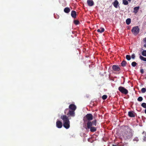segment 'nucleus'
I'll return each instance as SVG.
<instances>
[{
	"label": "nucleus",
	"mask_w": 146,
	"mask_h": 146,
	"mask_svg": "<svg viewBox=\"0 0 146 146\" xmlns=\"http://www.w3.org/2000/svg\"><path fill=\"white\" fill-rule=\"evenodd\" d=\"M76 109V106L73 104H70L69 106V108L66 109L64 113L68 117H74L75 115V111Z\"/></svg>",
	"instance_id": "1"
},
{
	"label": "nucleus",
	"mask_w": 146,
	"mask_h": 146,
	"mask_svg": "<svg viewBox=\"0 0 146 146\" xmlns=\"http://www.w3.org/2000/svg\"><path fill=\"white\" fill-rule=\"evenodd\" d=\"M124 129L122 132V135L125 139L130 138L132 136V130L127 126L123 127Z\"/></svg>",
	"instance_id": "2"
},
{
	"label": "nucleus",
	"mask_w": 146,
	"mask_h": 146,
	"mask_svg": "<svg viewBox=\"0 0 146 146\" xmlns=\"http://www.w3.org/2000/svg\"><path fill=\"white\" fill-rule=\"evenodd\" d=\"M66 115L61 116L60 118L63 121V125L66 129H68L70 127V121L69 119Z\"/></svg>",
	"instance_id": "3"
},
{
	"label": "nucleus",
	"mask_w": 146,
	"mask_h": 146,
	"mask_svg": "<svg viewBox=\"0 0 146 146\" xmlns=\"http://www.w3.org/2000/svg\"><path fill=\"white\" fill-rule=\"evenodd\" d=\"M93 116L91 113H88L84 117L83 120L84 122H86L87 121H90L93 119Z\"/></svg>",
	"instance_id": "4"
},
{
	"label": "nucleus",
	"mask_w": 146,
	"mask_h": 146,
	"mask_svg": "<svg viewBox=\"0 0 146 146\" xmlns=\"http://www.w3.org/2000/svg\"><path fill=\"white\" fill-rule=\"evenodd\" d=\"M139 29L138 26L134 27L132 28L131 31L132 33L135 36L137 35L139 33Z\"/></svg>",
	"instance_id": "5"
},
{
	"label": "nucleus",
	"mask_w": 146,
	"mask_h": 146,
	"mask_svg": "<svg viewBox=\"0 0 146 146\" xmlns=\"http://www.w3.org/2000/svg\"><path fill=\"white\" fill-rule=\"evenodd\" d=\"M118 90L122 93L125 94H128V91L127 90L122 86H120L118 88Z\"/></svg>",
	"instance_id": "6"
},
{
	"label": "nucleus",
	"mask_w": 146,
	"mask_h": 146,
	"mask_svg": "<svg viewBox=\"0 0 146 146\" xmlns=\"http://www.w3.org/2000/svg\"><path fill=\"white\" fill-rule=\"evenodd\" d=\"M112 68L114 71L116 72H119L121 69L119 66L116 65H113L112 66Z\"/></svg>",
	"instance_id": "7"
},
{
	"label": "nucleus",
	"mask_w": 146,
	"mask_h": 146,
	"mask_svg": "<svg viewBox=\"0 0 146 146\" xmlns=\"http://www.w3.org/2000/svg\"><path fill=\"white\" fill-rule=\"evenodd\" d=\"M56 126L58 128H61L62 126V122L59 120H57L56 122Z\"/></svg>",
	"instance_id": "8"
},
{
	"label": "nucleus",
	"mask_w": 146,
	"mask_h": 146,
	"mask_svg": "<svg viewBox=\"0 0 146 146\" xmlns=\"http://www.w3.org/2000/svg\"><path fill=\"white\" fill-rule=\"evenodd\" d=\"M92 122L91 121H88L87 123V127L86 128V129H89L91 127L92 125Z\"/></svg>",
	"instance_id": "9"
},
{
	"label": "nucleus",
	"mask_w": 146,
	"mask_h": 146,
	"mask_svg": "<svg viewBox=\"0 0 146 146\" xmlns=\"http://www.w3.org/2000/svg\"><path fill=\"white\" fill-rule=\"evenodd\" d=\"M87 3L88 5L90 6H92L94 4V2L92 0H88Z\"/></svg>",
	"instance_id": "10"
},
{
	"label": "nucleus",
	"mask_w": 146,
	"mask_h": 146,
	"mask_svg": "<svg viewBox=\"0 0 146 146\" xmlns=\"http://www.w3.org/2000/svg\"><path fill=\"white\" fill-rule=\"evenodd\" d=\"M119 2L117 0H115L113 3V5L115 8H117L119 6Z\"/></svg>",
	"instance_id": "11"
},
{
	"label": "nucleus",
	"mask_w": 146,
	"mask_h": 146,
	"mask_svg": "<svg viewBox=\"0 0 146 146\" xmlns=\"http://www.w3.org/2000/svg\"><path fill=\"white\" fill-rule=\"evenodd\" d=\"M71 16L74 18H75L76 17L77 14L76 11H71Z\"/></svg>",
	"instance_id": "12"
},
{
	"label": "nucleus",
	"mask_w": 146,
	"mask_h": 146,
	"mask_svg": "<svg viewBox=\"0 0 146 146\" xmlns=\"http://www.w3.org/2000/svg\"><path fill=\"white\" fill-rule=\"evenodd\" d=\"M128 115L129 116L131 117H135L134 113L133 111H129L128 112Z\"/></svg>",
	"instance_id": "13"
},
{
	"label": "nucleus",
	"mask_w": 146,
	"mask_h": 146,
	"mask_svg": "<svg viewBox=\"0 0 146 146\" xmlns=\"http://www.w3.org/2000/svg\"><path fill=\"white\" fill-rule=\"evenodd\" d=\"M140 51H142L141 54L143 56H146V50H144L143 48L140 50Z\"/></svg>",
	"instance_id": "14"
},
{
	"label": "nucleus",
	"mask_w": 146,
	"mask_h": 146,
	"mask_svg": "<svg viewBox=\"0 0 146 146\" xmlns=\"http://www.w3.org/2000/svg\"><path fill=\"white\" fill-rule=\"evenodd\" d=\"M139 8V6L135 7L134 8L133 12L135 13H137L138 12Z\"/></svg>",
	"instance_id": "15"
},
{
	"label": "nucleus",
	"mask_w": 146,
	"mask_h": 146,
	"mask_svg": "<svg viewBox=\"0 0 146 146\" xmlns=\"http://www.w3.org/2000/svg\"><path fill=\"white\" fill-rule=\"evenodd\" d=\"M64 11L66 13H68L70 12V9L68 7H66L64 9Z\"/></svg>",
	"instance_id": "16"
},
{
	"label": "nucleus",
	"mask_w": 146,
	"mask_h": 146,
	"mask_svg": "<svg viewBox=\"0 0 146 146\" xmlns=\"http://www.w3.org/2000/svg\"><path fill=\"white\" fill-rule=\"evenodd\" d=\"M90 129V131L91 132H94L96 131V128L94 127H92Z\"/></svg>",
	"instance_id": "17"
},
{
	"label": "nucleus",
	"mask_w": 146,
	"mask_h": 146,
	"mask_svg": "<svg viewBox=\"0 0 146 146\" xmlns=\"http://www.w3.org/2000/svg\"><path fill=\"white\" fill-rule=\"evenodd\" d=\"M104 29L103 28H101L100 29H98L97 31L98 32H100L101 33H102L104 31Z\"/></svg>",
	"instance_id": "18"
},
{
	"label": "nucleus",
	"mask_w": 146,
	"mask_h": 146,
	"mask_svg": "<svg viewBox=\"0 0 146 146\" xmlns=\"http://www.w3.org/2000/svg\"><path fill=\"white\" fill-rule=\"evenodd\" d=\"M127 64V62L125 60H123L122 62L121 63V66L124 67L126 66Z\"/></svg>",
	"instance_id": "19"
},
{
	"label": "nucleus",
	"mask_w": 146,
	"mask_h": 146,
	"mask_svg": "<svg viewBox=\"0 0 146 146\" xmlns=\"http://www.w3.org/2000/svg\"><path fill=\"white\" fill-rule=\"evenodd\" d=\"M131 22V19L130 18L127 19L126 20V24L127 25H129L130 23Z\"/></svg>",
	"instance_id": "20"
},
{
	"label": "nucleus",
	"mask_w": 146,
	"mask_h": 146,
	"mask_svg": "<svg viewBox=\"0 0 146 146\" xmlns=\"http://www.w3.org/2000/svg\"><path fill=\"white\" fill-rule=\"evenodd\" d=\"M139 55H140L139 58L141 60H143L144 61H146V58L143 57V56H141L140 54H139Z\"/></svg>",
	"instance_id": "21"
},
{
	"label": "nucleus",
	"mask_w": 146,
	"mask_h": 146,
	"mask_svg": "<svg viewBox=\"0 0 146 146\" xmlns=\"http://www.w3.org/2000/svg\"><path fill=\"white\" fill-rule=\"evenodd\" d=\"M123 3L124 5H127L128 4V1L126 0H123Z\"/></svg>",
	"instance_id": "22"
},
{
	"label": "nucleus",
	"mask_w": 146,
	"mask_h": 146,
	"mask_svg": "<svg viewBox=\"0 0 146 146\" xmlns=\"http://www.w3.org/2000/svg\"><path fill=\"white\" fill-rule=\"evenodd\" d=\"M126 59L128 60H129L131 59V57L130 55H127L126 56Z\"/></svg>",
	"instance_id": "23"
},
{
	"label": "nucleus",
	"mask_w": 146,
	"mask_h": 146,
	"mask_svg": "<svg viewBox=\"0 0 146 146\" xmlns=\"http://www.w3.org/2000/svg\"><path fill=\"white\" fill-rule=\"evenodd\" d=\"M92 125H93L96 126V119L93 121L92 122Z\"/></svg>",
	"instance_id": "24"
},
{
	"label": "nucleus",
	"mask_w": 146,
	"mask_h": 146,
	"mask_svg": "<svg viewBox=\"0 0 146 146\" xmlns=\"http://www.w3.org/2000/svg\"><path fill=\"white\" fill-rule=\"evenodd\" d=\"M74 22V24L76 25H78L80 23L79 21L78 20H75Z\"/></svg>",
	"instance_id": "25"
},
{
	"label": "nucleus",
	"mask_w": 146,
	"mask_h": 146,
	"mask_svg": "<svg viewBox=\"0 0 146 146\" xmlns=\"http://www.w3.org/2000/svg\"><path fill=\"white\" fill-rule=\"evenodd\" d=\"M137 64L135 62H133L131 63V65L133 67H135Z\"/></svg>",
	"instance_id": "26"
},
{
	"label": "nucleus",
	"mask_w": 146,
	"mask_h": 146,
	"mask_svg": "<svg viewBox=\"0 0 146 146\" xmlns=\"http://www.w3.org/2000/svg\"><path fill=\"white\" fill-rule=\"evenodd\" d=\"M141 106L144 108H146V103H143L141 104Z\"/></svg>",
	"instance_id": "27"
},
{
	"label": "nucleus",
	"mask_w": 146,
	"mask_h": 146,
	"mask_svg": "<svg viewBox=\"0 0 146 146\" xmlns=\"http://www.w3.org/2000/svg\"><path fill=\"white\" fill-rule=\"evenodd\" d=\"M143 42L145 43L144 45V46L145 47H146V38H144Z\"/></svg>",
	"instance_id": "28"
},
{
	"label": "nucleus",
	"mask_w": 146,
	"mask_h": 146,
	"mask_svg": "<svg viewBox=\"0 0 146 146\" xmlns=\"http://www.w3.org/2000/svg\"><path fill=\"white\" fill-rule=\"evenodd\" d=\"M146 89L145 88H143L141 90V92L142 93H144L145 92Z\"/></svg>",
	"instance_id": "29"
},
{
	"label": "nucleus",
	"mask_w": 146,
	"mask_h": 146,
	"mask_svg": "<svg viewBox=\"0 0 146 146\" xmlns=\"http://www.w3.org/2000/svg\"><path fill=\"white\" fill-rule=\"evenodd\" d=\"M138 101L141 102L143 100V98L141 97H139L137 99Z\"/></svg>",
	"instance_id": "30"
},
{
	"label": "nucleus",
	"mask_w": 146,
	"mask_h": 146,
	"mask_svg": "<svg viewBox=\"0 0 146 146\" xmlns=\"http://www.w3.org/2000/svg\"><path fill=\"white\" fill-rule=\"evenodd\" d=\"M107 98V96L106 95H104L102 96V99L104 100H105L106 99V98Z\"/></svg>",
	"instance_id": "31"
},
{
	"label": "nucleus",
	"mask_w": 146,
	"mask_h": 146,
	"mask_svg": "<svg viewBox=\"0 0 146 146\" xmlns=\"http://www.w3.org/2000/svg\"><path fill=\"white\" fill-rule=\"evenodd\" d=\"M132 59H134L135 57V56L134 54L132 55L131 57Z\"/></svg>",
	"instance_id": "32"
},
{
	"label": "nucleus",
	"mask_w": 146,
	"mask_h": 146,
	"mask_svg": "<svg viewBox=\"0 0 146 146\" xmlns=\"http://www.w3.org/2000/svg\"><path fill=\"white\" fill-rule=\"evenodd\" d=\"M133 140L134 141H138L139 140L138 138L137 137L135 138Z\"/></svg>",
	"instance_id": "33"
},
{
	"label": "nucleus",
	"mask_w": 146,
	"mask_h": 146,
	"mask_svg": "<svg viewBox=\"0 0 146 146\" xmlns=\"http://www.w3.org/2000/svg\"><path fill=\"white\" fill-rule=\"evenodd\" d=\"M140 72L141 74H143L144 72L143 70V69H141L140 70Z\"/></svg>",
	"instance_id": "34"
},
{
	"label": "nucleus",
	"mask_w": 146,
	"mask_h": 146,
	"mask_svg": "<svg viewBox=\"0 0 146 146\" xmlns=\"http://www.w3.org/2000/svg\"><path fill=\"white\" fill-rule=\"evenodd\" d=\"M118 146H124V145H123L122 144H119V145H118Z\"/></svg>",
	"instance_id": "35"
},
{
	"label": "nucleus",
	"mask_w": 146,
	"mask_h": 146,
	"mask_svg": "<svg viewBox=\"0 0 146 146\" xmlns=\"http://www.w3.org/2000/svg\"><path fill=\"white\" fill-rule=\"evenodd\" d=\"M144 112H145V113L146 114V108L144 110Z\"/></svg>",
	"instance_id": "36"
},
{
	"label": "nucleus",
	"mask_w": 146,
	"mask_h": 146,
	"mask_svg": "<svg viewBox=\"0 0 146 146\" xmlns=\"http://www.w3.org/2000/svg\"><path fill=\"white\" fill-rule=\"evenodd\" d=\"M112 146H117L116 145H113Z\"/></svg>",
	"instance_id": "37"
},
{
	"label": "nucleus",
	"mask_w": 146,
	"mask_h": 146,
	"mask_svg": "<svg viewBox=\"0 0 146 146\" xmlns=\"http://www.w3.org/2000/svg\"><path fill=\"white\" fill-rule=\"evenodd\" d=\"M128 0L129 1V2H131V0Z\"/></svg>",
	"instance_id": "38"
},
{
	"label": "nucleus",
	"mask_w": 146,
	"mask_h": 146,
	"mask_svg": "<svg viewBox=\"0 0 146 146\" xmlns=\"http://www.w3.org/2000/svg\"><path fill=\"white\" fill-rule=\"evenodd\" d=\"M145 138L144 139V141H145Z\"/></svg>",
	"instance_id": "39"
}]
</instances>
